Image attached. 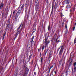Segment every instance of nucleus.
<instances>
[{
	"instance_id": "obj_17",
	"label": "nucleus",
	"mask_w": 76,
	"mask_h": 76,
	"mask_svg": "<svg viewBox=\"0 0 76 76\" xmlns=\"http://www.w3.org/2000/svg\"><path fill=\"white\" fill-rule=\"evenodd\" d=\"M48 50H49V49H46L45 51H46V52H48Z\"/></svg>"
},
{
	"instance_id": "obj_40",
	"label": "nucleus",
	"mask_w": 76,
	"mask_h": 76,
	"mask_svg": "<svg viewBox=\"0 0 76 76\" xmlns=\"http://www.w3.org/2000/svg\"><path fill=\"white\" fill-rule=\"evenodd\" d=\"M53 11H51V13L50 15H53Z\"/></svg>"
},
{
	"instance_id": "obj_5",
	"label": "nucleus",
	"mask_w": 76,
	"mask_h": 76,
	"mask_svg": "<svg viewBox=\"0 0 76 76\" xmlns=\"http://www.w3.org/2000/svg\"><path fill=\"white\" fill-rule=\"evenodd\" d=\"M64 3H65V4H69V3L70 2L69 0H64Z\"/></svg>"
},
{
	"instance_id": "obj_14",
	"label": "nucleus",
	"mask_w": 76,
	"mask_h": 76,
	"mask_svg": "<svg viewBox=\"0 0 76 76\" xmlns=\"http://www.w3.org/2000/svg\"><path fill=\"white\" fill-rule=\"evenodd\" d=\"M26 6L27 7L29 6V4H28V3L27 2V1H26V2L25 4V6Z\"/></svg>"
},
{
	"instance_id": "obj_6",
	"label": "nucleus",
	"mask_w": 76,
	"mask_h": 76,
	"mask_svg": "<svg viewBox=\"0 0 76 76\" xmlns=\"http://www.w3.org/2000/svg\"><path fill=\"white\" fill-rule=\"evenodd\" d=\"M32 19V16L31 15H29V14H28L27 19Z\"/></svg>"
},
{
	"instance_id": "obj_25",
	"label": "nucleus",
	"mask_w": 76,
	"mask_h": 76,
	"mask_svg": "<svg viewBox=\"0 0 76 76\" xmlns=\"http://www.w3.org/2000/svg\"><path fill=\"white\" fill-rule=\"evenodd\" d=\"M76 62H74V63L73 64V66H76Z\"/></svg>"
},
{
	"instance_id": "obj_7",
	"label": "nucleus",
	"mask_w": 76,
	"mask_h": 76,
	"mask_svg": "<svg viewBox=\"0 0 76 76\" xmlns=\"http://www.w3.org/2000/svg\"><path fill=\"white\" fill-rule=\"evenodd\" d=\"M3 6H4V4L3 2H2L0 4V10L2 9H3Z\"/></svg>"
},
{
	"instance_id": "obj_41",
	"label": "nucleus",
	"mask_w": 76,
	"mask_h": 76,
	"mask_svg": "<svg viewBox=\"0 0 76 76\" xmlns=\"http://www.w3.org/2000/svg\"><path fill=\"white\" fill-rule=\"evenodd\" d=\"M76 66H74L75 71H76Z\"/></svg>"
},
{
	"instance_id": "obj_20",
	"label": "nucleus",
	"mask_w": 76,
	"mask_h": 76,
	"mask_svg": "<svg viewBox=\"0 0 76 76\" xmlns=\"http://www.w3.org/2000/svg\"><path fill=\"white\" fill-rule=\"evenodd\" d=\"M61 18L62 19H63V16H64V15H63V14L61 12Z\"/></svg>"
},
{
	"instance_id": "obj_36",
	"label": "nucleus",
	"mask_w": 76,
	"mask_h": 76,
	"mask_svg": "<svg viewBox=\"0 0 76 76\" xmlns=\"http://www.w3.org/2000/svg\"><path fill=\"white\" fill-rule=\"evenodd\" d=\"M53 67V66H50V68H49V69H51V68Z\"/></svg>"
},
{
	"instance_id": "obj_11",
	"label": "nucleus",
	"mask_w": 76,
	"mask_h": 76,
	"mask_svg": "<svg viewBox=\"0 0 76 76\" xmlns=\"http://www.w3.org/2000/svg\"><path fill=\"white\" fill-rule=\"evenodd\" d=\"M30 60H31L30 59L28 58H27L26 60V62H27V63H28V62H29V61H30Z\"/></svg>"
},
{
	"instance_id": "obj_54",
	"label": "nucleus",
	"mask_w": 76,
	"mask_h": 76,
	"mask_svg": "<svg viewBox=\"0 0 76 76\" xmlns=\"http://www.w3.org/2000/svg\"><path fill=\"white\" fill-rule=\"evenodd\" d=\"M55 2V0H53V2L54 3Z\"/></svg>"
},
{
	"instance_id": "obj_24",
	"label": "nucleus",
	"mask_w": 76,
	"mask_h": 76,
	"mask_svg": "<svg viewBox=\"0 0 76 76\" xmlns=\"http://www.w3.org/2000/svg\"><path fill=\"white\" fill-rule=\"evenodd\" d=\"M10 24H8L7 25V28H9V26H10Z\"/></svg>"
},
{
	"instance_id": "obj_57",
	"label": "nucleus",
	"mask_w": 76,
	"mask_h": 76,
	"mask_svg": "<svg viewBox=\"0 0 76 76\" xmlns=\"http://www.w3.org/2000/svg\"><path fill=\"white\" fill-rule=\"evenodd\" d=\"M48 0H47V1H46V2H47V3H48Z\"/></svg>"
},
{
	"instance_id": "obj_18",
	"label": "nucleus",
	"mask_w": 76,
	"mask_h": 76,
	"mask_svg": "<svg viewBox=\"0 0 76 76\" xmlns=\"http://www.w3.org/2000/svg\"><path fill=\"white\" fill-rule=\"evenodd\" d=\"M32 56V54H31L29 56V57L28 58H29L30 59H31V57Z\"/></svg>"
},
{
	"instance_id": "obj_56",
	"label": "nucleus",
	"mask_w": 76,
	"mask_h": 76,
	"mask_svg": "<svg viewBox=\"0 0 76 76\" xmlns=\"http://www.w3.org/2000/svg\"><path fill=\"white\" fill-rule=\"evenodd\" d=\"M50 59H49V63H50Z\"/></svg>"
},
{
	"instance_id": "obj_50",
	"label": "nucleus",
	"mask_w": 76,
	"mask_h": 76,
	"mask_svg": "<svg viewBox=\"0 0 76 76\" xmlns=\"http://www.w3.org/2000/svg\"><path fill=\"white\" fill-rule=\"evenodd\" d=\"M50 29V27H48V30L49 31Z\"/></svg>"
},
{
	"instance_id": "obj_58",
	"label": "nucleus",
	"mask_w": 76,
	"mask_h": 76,
	"mask_svg": "<svg viewBox=\"0 0 76 76\" xmlns=\"http://www.w3.org/2000/svg\"><path fill=\"white\" fill-rule=\"evenodd\" d=\"M60 40H58V42H60Z\"/></svg>"
},
{
	"instance_id": "obj_2",
	"label": "nucleus",
	"mask_w": 76,
	"mask_h": 76,
	"mask_svg": "<svg viewBox=\"0 0 76 76\" xmlns=\"http://www.w3.org/2000/svg\"><path fill=\"white\" fill-rule=\"evenodd\" d=\"M60 47H61V49L59 53V56L60 57H61V55L63 54V49H64V47L62 46H61Z\"/></svg>"
},
{
	"instance_id": "obj_23",
	"label": "nucleus",
	"mask_w": 76,
	"mask_h": 76,
	"mask_svg": "<svg viewBox=\"0 0 76 76\" xmlns=\"http://www.w3.org/2000/svg\"><path fill=\"white\" fill-rule=\"evenodd\" d=\"M43 60V58H42V57H41V63H42V62Z\"/></svg>"
},
{
	"instance_id": "obj_32",
	"label": "nucleus",
	"mask_w": 76,
	"mask_h": 76,
	"mask_svg": "<svg viewBox=\"0 0 76 76\" xmlns=\"http://www.w3.org/2000/svg\"><path fill=\"white\" fill-rule=\"evenodd\" d=\"M26 18V15L24 17V19H27V18Z\"/></svg>"
},
{
	"instance_id": "obj_61",
	"label": "nucleus",
	"mask_w": 76,
	"mask_h": 76,
	"mask_svg": "<svg viewBox=\"0 0 76 76\" xmlns=\"http://www.w3.org/2000/svg\"><path fill=\"white\" fill-rule=\"evenodd\" d=\"M48 28H50V25H49Z\"/></svg>"
},
{
	"instance_id": "obj_31",
	"label": "nucleus",
	"mask_w": 76,
	"mask_h": 76,
	"mask_svg": "<svg viewBox=\"0 0 76 76\" xmlns=\"http://www.w3.org/2000/svg\"><path fill=\"white\" fill-rule=\"evenodd\" d=\"M44 53H45V55H46V54H47V53H48V52L45 51Z\"/></svg>"
},
{
	"instance_id": "obj_4",
	"label": "nucleus",
	"mask_w": 76,
	"mask_h": 76,
	"mask_svg": "<svg viewBox=\"0 0 76 76\" xmlns=\"http://www.w3.org/2000/svg\"><path fill=\"white\" fill-rule=\"evenodd\" d=\"M28 72H29V69L26 67V71L25 72V74H24L23 76H25V74H27L28 73Z\"/></svg>"
},
{
	"instance_id": "obj_53",
	"label": "nucleus",
	"mask_w": 76,
	"mask_h": 76,
	"mask_svg": "<svg viewBox=\"0 0 76 76\" xmlns=\"http://www.w3.org/2000/svg\"><path fill=\"white\" fill-rule=\"evenodd\" d=\"M54 73L55 74H56V71H54Z\"/></svg>"
},
{
	"instance_id": "obj_60",
	"label": "nucleus",
	"mask_w": 76,
	"mask_h": 76,
	"mask_svg": "<svg viewBox=\"0 0 76 76\" xmlns=\"http://www.w3.org/2000/svg\"><path fill=\"white\" fill-rule=\"evenodd\" d=\"M69 68H70V67H69V66H68V70H69Z\"/></svg>"
},
{
	"instance_id": "obj_1",
	"label": "nucleus",
	"mask_w": 76,
	"mask_h": 76,
	"mask_svg": "<svg viewBox=\"0 0 76 76\" xmlns=\"http://www.w3.org/2000/svg\"><path fill=\"white\" fill-rule=\"evenodd\" d=\"M48 34V33H47L45 35V42L44 41L43 42V44H44V43H45V45H47L50 42V41H48V35H47Z\"/></svg>"
},
{
	"instance_id": "obj_46",
	"label": "nucleus",
	"mask_w": 76,
	"mask_h": 76,
	"mask_svg": "<svg viewBox=\"0 0 76 76\" xmlns=\"http://www.w3.org/2000/svg\"><path fill=\"white\" fill-rule=\"evenodd\" d=\"M51 55H50L49 56V59L50 58H51Z\"/></svg>"
},
{
	"instance_id": "obj_55",
	"label": "nucleus",
	"mask_w": 76,
	"mask_h": 76,
	"mask_svg": "<svg viewBox=\"0 0 76 76\" xmlns=\"http://www.w3.org/2000/svg\"><path fill=\"white\" fill-rule=\"evenodd\" d=\"M64 22H63L62 23V25H64Z\"/></svg>"
},
{
	"instance_id": "obj_15",
	"label": "nucleus",
	"mask_w": 76,
	"mask_h": 76,
	"mask_svg": "<svg viewBox=\"0 0 76 76\" xmlns=\"http://www.w3.org/2000/svg\"><path fill=\"white\" fill-rule=\"evenodd\" d=\"M34 37L33 36L30 41V42H31V43H32V42H33V39H34Z\"/></svg>"
},
{
	"instance_id": "obj_9",
	"label": "nucleus",
	"mask_w": 76,
	"mask_h": 76,
	"mask_svg": "<svg viewBox=\"0 0 76 76\" xmlns=\"http://www.w3.org/2000/svg\"><path fill=\"white\" fill-rule=\"evenodd\" d=\"M57 3H56V2L55 3L54 9L55 10H56L57 8Z\"/></svg>"
},
{
	"instance_id": "obj_42",
	"label": "nucleus",
	"mask_w": 76,
	"mask_h": 76,
	"mask_svg": "<svg viewBox=\"0 0 76 76\" xmlns=\"http://www.w3.org/2000/svg\"><path fill=\"white\" fill-rule=\"evenodd\" d=\"M72 9L73 10V11H75V7H74Z\"/></svg>"
},
{
	"instance_id": "obj_28",
	"label": "nucleus",
	"mask_w": 76,
	"mask_h": 76,
	"mask_svg": "<svg viewBox=\"0 0 76 76\" xmlns=\"http://www.w3.org/2000/svg\"><path fill=\"white\" fill-rule=\"evenodd\" d=\"M53 54V52L52 51H50V55H51Z\"/></svg>"
},
{
	"instance_id": "obj_49",
	"label": "nucleus",
	"mask_w": 76,
	"mask_h": 76,
	"mask_svg": "<svg viewBox=\"0 0 76 76\" xmlns=\"http://www.w3.org/2000/svg\"><path fill=\"white\" fill-rule=\"evenodd\" d=\"M50 69H49V71H48L49 73H50Z\"/></svg>"
},
{
	"instance_id": "obj_10",
	"label": "nucleus",
	"mask_w": 76,
	"mask_h": 76,
	"mask_svg": "<svg viewBox=\"0 0 76 76\" xmlns=\"http://www.w3.org/2000/svg\"><path fill=\"white\" fill-rule=\"evenodd\" d=\"M56 36L55 37V38H56ZM58 39V38H57V39H55V40L54 41V43H56V44H57V39Z\"/></svg>"
},
{
	"instance_id": "obj_16",
	"label": "nucleus",
	"mask_w": 76,
	"mask_h": 76,
	"mask_svg": "<svg viewBox=\"0 0 76 76\" xmlns=\"http://www.w3.org/2000/svg\"><path fill=\"white\" fill-rule=\"evenodd\" d=\"M7 23L8 24H10V20L9 19L7 21Z\"/></svg>"
},
{
	"instance_id": "obj_64",
	"label": "nucleus",
	"mask_w": 76,
	"mask_h": 76,
	"mask_svg": "<svg viewBox=\"0 0 76 76\" xmlns=\"http://www.w3.org/2000/svg\"><path fill=\"white\" fill-rule=\"evenodd\" d=\"M21 8H19V9H20L19 10H20V9H20Z\"/></svg>"
},
{
	"instance_id": "obj_38",
	"label": "nucleus",
	"mask_w": 76,
	"mask_h": 76,
	"mask_svg": "<svg viewBox=\"0 0 76 76\" xmlns=\"http://www.w3.org/2000/svg\"><path fill=\"white\" fill-rule=\"evenodd\" d=\"M6 32H5L3 36H5V35H6Z\"/></svg>"
},
{
	"instance_id": "obj_35",
	"label": "nucleus",
	"mask_w": 76,
	"mask_h": 76,
	"mask_svg": "<svg viewBox=\"0 0 76 76\" xmlns=\"http://www.w3.org/2000/svg\"><path fill=\"white\" fill-rule=\"evenodd\" d=\"M45 47V46H43L42 47V50H44V48Z\"/></svg>"
},
{
	"instance_id": "obj_37",
	"label": "nucleus",
	"mask_w": 76,
	"mask_h": 76,
	"mask_svg": "<svg viewBox=\"0 0 76 76\" xmlns=\"http://www.w3.org/2000/svg\"><path fill=\"white\" fill-rule=\"evenodd\" d=\"M75 27H74L72 29L73 31H75Z\"/></svg>"
},
{
	"instance_id": "obj_39",
	"label": "nucleus",
	"mask_w": 76,
	"mask_h": 76,
	"mask_svg": "<svg viewBox=\"0 0 76 76\" xmlns=\"http://www.w3.org/2000/svg\"><path fill=\"white\" fill-rule=\"evenodd\" d=\"M33 61H31V64L32 65V64H33Z\"/></svg>"
},
{
	"instance_id": "obj_52",
	"label": "nucleus",
	"mask_w": 76,
	"mask_h": 76,
	"mask_svg": "<svg viewBox=\"0 0 76 76\" xmlns=\"http://www.w3.org/2000/svg\"><path fill=\"white\" fill-rule=\"evenodd\" d=\"M32 5V4H30V7H31Z\"/></svg>"
},
{
	"instance_id": "obj_59",
	"label": "nucleus",
	"mask_w": 76,
	"mask_h": 76,
	"mask_svg": "<svg viewBox=\"0 0 76 76\" xmlns=\"http://www.w3.org/2000/svg\"><path fill=\"white\" fill-rule=\"evenodd\" d=\"M72 10H70V12H72Z\"/></svg>"
},
{
	"instance_id": "obj_45",
	"label": "nucleus",
	"mask_w": 76,
	"mask_h": 76,
	"mask_svg": "<svg viewBox=\"0 0 76 76\" xmlns=\"http://www.w3.org/2000/svg\"><path fill=\"white\" fill-rule=\"evenodd\" d=\"M4 16V13H3L2 14V18H3Z\"/></svg>"
},
{
	"instance_id": "obj_27",
	"label": "nucleus",
	"mask_w": 76,
	"mask_h": 76,
	"mask_svg": "<svg viewBox=\"0 0 76 76\" xmlns=\"http://www.w3.org/2000/svg\"><path fill=\"white\" fill-rule=\"evenodd\" d=\"M53 10H54V5H52V11H53Z\"/></svg>"
},
{
	"instance_id": "obj_33",
	"label": "nucleus",
	"mask_w": 76,
	"mask_h": 76,
	"mask_svg": "<svg viewBox=\"0 0 76 76\" xmlns=\"http://www.w3.org/2000/svg\"><path fill=\"white\" fill-rule=\"evenodd\" d=\"M65 26L66 29H67V25L66 24L65 25Z\"/></svg>"
},
{
	"instance_id": "obj_21",
	"label": "nucleus",
	"mask_w": 76,
	"mask_h": 76,
	"mask_svg": "<svg viewBox=\"0 0 76 76\" xmlns=\"http://www.w3.org/2000/svg\"><path fill=\"white\" fill-rule=\"evenodd\" d=\"M19 29H20L19 27H18V28L17 29V32H20V31H19Z\"/></svg>"
},
{
	"instance_id": "obj_26",
	"label": "nucleus",
	"mask_w": 76,
	"mask_h": 76,
	"mask_svg": "<svg viewBox=\"0 0 76 76\" xmlns=\"http://www.w3.org/2000/svg\"><path fill=\"white\" fill-rule=\"evenodd\" d=\"M66 7H68V8L70 7V5H68L66 6Z\"/></svg>"
},
{
	"instance_id": "obj_48",
	"label": "nucleus",
	"mask_w": 76,
	"mask_h": 76,
	"mask_svg": "<svg viewBox=\"0 0 76 76\" xmlns=\"http://www.w3.org/2000/svg\"><path fill=\"white\" fill-rule=\"evenodd\" d=\"M16 37H16V36H15V37L14 38V40H15V39H16Z\"/></svg>"
},
{
	"instance_id": "obj_63",
	"label": "nucleus",
	"mask_w": 76,
	"mask_h": 76,
	"mask_svg": "<svg viewBox=\"0 0 76 76\" xmlns=\"http://www.w3.org/2000/svg\"><path fill=\"white\" fill-rule=\"evenodd\" d=\"M22 29L21 28V29H20L21 31H22Z\"/></svg>"
},
{
	"instance_id": "obj_19",
	"label": "nucleus",
	"mask_w": 76,
	"mask_h": 76,
	"mask_svg": "<svg viewBox=\"0 0 76 76\" xmlns=\"http://www.w3.org/2000/svg\"><path fill=\"white\" fill-rule=\"evenodd\" d=\"M19 16L18 15H16V16L15 17V19H18V17Z\"/></svg>"
},
{
	"instance_id": "obj_43",
	"label": "nucleus",
	"mask_w": 76,
	"mask_h": 76,
	"mask_svg": "<svg viewBox=\"0 0 76 76\" xmlns=\"http://www.w3.org/2000/svg\"><path fill=\"white\" fill-rule=\"evenodd\" d=\"M67 34V31H65V35H66V34Z\"/></svg>"
},
{
	"instance_id": "obj_44",
	"label": "nucleus",
	"mask_w": 76,
	"mask_h": 76,
	"mask_svg": "<svg viewBox=\"0 0 76 76\" xmlns=\"http://www.w3.org/2000/svg\"><path fill=\"white\" fill-rule=\"evenodd\" d=\"M60 62H61V61H59V66H60L61 65V63H60Z\"/></svg>"
},
{
	"instance_id": "obj_29",
	"label": "nucleus",
	"mask_w": 76,
	"mask_h": 76,
	"mask_svg": "<svg viewBox=\"0 0 76 76\" xmlns=\"http://www.w3.org/2000/svg\"><path fill=\"white\" fill-rule=\"evenodd\" d=\"M68 72V71H67V70L66 72H65V73H66V76H67V75H68V73H67Z\"/></svg>"
},
{
	"instance_id": "obj_47",
	"label": "nucleus",
	"mask_w": 76,
	"mask_h": 76,
	"mask_svg": "<svg viewBox=\"0 0 76 76\" xmlns=\"http://www.w3.org/2000/svg\"><path fill=\"white\" fill-rule=\"evenodd\" d=\"M4 39V36H3V38H2V39Z\"/></svg>"
},
{
	"instance_id": "obj_3",
	"label": "nucleus",
	"mask_w": 76,
	"mask_h": 76,
	"mask_svg": "<svg viewBox=\"0 0 76 76\" xmlns=\"http://www.w3.org/2000/svg\"><path fill=\"white\" fill-rule=\"evenodd\" d=\"M69 64L68 66L69 67H70L71 66V65H72V64L73 63V59L69 60Z\"/></svg>"
},
{
	"instance_id": "obj_30",
	"label": "nucleus",
	"mask_w": 76,
	"mask_h": 76,
	"mask_svg": "<svg viewBox=\"0 0 76 76\" xmlns=\"http://www.w3.org/2000/svg\"><path fill=\"white\" fill-rule=\"evenodd\" d=\"M13 11V15H15V11Z\"/></svg>"
},
{
	"instance_id": "obj_22",
	"label": "nucleus",
	"mask_w": 76,
	"mask_h": 76,
	"mask_svg": "<svg viewBox=\"0 0 76 76\" xmlns=\"http://www.w3.org/2000/svg\"><path fill=\"white\" fill-rule=\"evenodd\" d=\"M22 26H23V24H21L20 25L19 27L18 28H20V27L22 28Z\"/></svg>"
},
{
	"instance_id": "obj_13",
	"label": "nucleus",
	"mask_w": 76,
	"mask_h": 76,
	"mask_svg": "<svg viewBox=\"0 0 76 76\" xmlns=\"http://www.w3.org/2000/svg\"><path fill=\"white\" fill-rule=\"evenodd\" d=\"M17 32H16V34H15V35L16 37H18V34H19L20 33V32L19 31H17Z\"/></svg>"
},
{
	"instance_id": "obj_62",
	"label": "nucleus",
	"mask_w": 76,
	"mask_h": 76,
	"mask_svg": "<svg viewBox=\"0 0 76 76\" xmlns=\"http://www.w3.org/2000/svg\"><path fill=\"white\" fill-rule=\"evenodd\" d=\"M36 42L35 41H34L33 42V43H34V42Z\"/></svg>"
},
{
	"instance_id": "obj_51",
	"label": "nucleus",
	"mask_w": 76,
	"mask_h": 76,
	"mask_svg": "<svg viewBox=\"0 0 76 76\" xmlns=\"http://www.w3.org/2000/svg\"><path fill=\"white\" fill-rule=\"evenodd\" d=\"M59 50V49L57 50V53H58V52Z\"/></svg>"
},
{
	"instance_id": "obj_8",
	"label": "nucleus",
	"mask_w": 76,
	"mask_h": 76,
	"mask_svg": "<svg viewBox=\"0 0 76 76\" xmlns=\"http://www.w3.org/2000/svg\"><path fill=\"white\" fill-rule=\"evenodd\" d=\"M21 13V11L20 10H18V12H17L16 13V15L18 16H19V15Z\"/></svg>"
},
{
	"instance_id": "obj_12",
	"label": "nucleus",
	"mask_w": 76,
	"mask_h": 76,
	"mask_svg": "<svg viewBox=\"0 0 76 76\" xmlns=\"http://www.w3.org/2000/svg\"><path fill=\"white\" fill-rule=\"evenodd\" d=\"M23 7H24V4H22V6L21 7V8H20V9H20V10H21H21H22V9H23Z\"/></svg>"
},
{
	"instance_id": "obj_34",
	"label": "nucleus",
	"mask_w": 76,
	"mask_h": 76,
	"mask_svg": "<svg viewBox=\"0 0 76 76\" xmlns=\"http://www.w3.org/2000/svg\"><path fill=\"white\" fill-rule=\"evenodd\" d=\"M34 75H35V76H36V75H37V72H34Z\"/></svg>"
}]
</instances>
